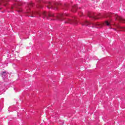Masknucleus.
I'll use <instances>...</instances> for the list:
<instances>
[{
	"label": "nucleus",
	"instance_id": "nucleus-6",
	"mask_svg": "<svg viewBox=\"0 0 125 125\" xmlns=\"http://www.w3.org/2000/svg\"><path fill=\"white\" fill-rule=\"evenodd\" d=\"M77 8H78V5H75L72 7L73 12H76L77 11Z\"/></svg>",
	"mask_w": 125,
	"mask_h": 125
},
{
	"label": "nucleus",
	"instance_id": "nucleus-11",
	"mask_svg": "<svg viewBox=\"0 0 125 125\" xmlns=\"http://www.w3.org/2000/svg\"><path fill=\"white\" fill-rule=\"evenodd\" d=\"M1 1L2 2H4V1H5V0H1Z\"/></svg>",
	"mask_w": 125,
	"mask_h": 125
},
{
	"label": "nucleus",
	"instance_id": "nucleus-15",
	"mask_svg": "<svg viewBox=\"0 0 125 125\" xmlns=\"http://www.w3.org/2000/svg\"><path fill=\"white\" fill-rule=\"evenodd\" d=\"M109 17H112V16H109Z\"/></svg>",
	"mask_w": 125,
	"mask_h": 125
},
{
	"label": "nucleus",
	"instance_id": "nucleus-7",
	"mask_svg": "<svg viewBox=\"0 0 125 125\" xmlns=\"http://www.w3.org/2000/svg\"><path fill=\"white\" fill-rule=\"evenodd\" d=\"M89 18H93V19H95L96 20L97 19H99V18H97L96 16H93V15L91 14L90 16H89Z\"/></svg>",
	"mask_w": 125,
	"mask_h": 125
},
{
	"label": "nucleus",
	"instance_id": "nucleus-5",
	"mask_svg": "<svg viewBox=\"0 0 125 125\" xmlns=\"http://www.w3.org/2000/svg\"><path fill=\"white\" fill-rule=\"evenodd\" d=\"M115 17L116 20H118V21H120L121 23H125V20L123 18L118 16V15H116Z\"/></svg>",
	"mask_w": 125,
	"mask_h": 125
},
{
	"label": "nucleus",
	"instance_id": "nucleus-8",
	"mask_svg": "<svg viewBox=\"0 0 125 125\" xmlns=\"http://www.w3.org/2000/svg\"><path fill=\"white\" fill-rule=\"evenodd\" d=\"M117 28L122 29V31H125V27H122V26H121L120 25L117 26Z\"/></svg>",
	"mask_w": 125,
	"mask_h": 125
},
{
	"label": "nucleus",
	"instance_id": "nucleus-4",
	"mask_svg": "<svg viewBox=\"0 0 125 125\" xmlns=\"http://www.w3.org/2000/svg\"><path fill=\"white\" fill-rule=\"evenodd\" d=\"M65 23L69 24H74V25H77L78 24V21H72L70 19H67Z\"/></svg>",
	"mask_w": 125,
	"mask_h": 125
},
{
	"label": "nucleus",
	"instance_id": "nucleus-13",
	"mask_svg": "<svg viewBox=\"0 0 125 125\" xmlns=\"http://www.w3.org/2000/svg\"><path fill=\"white\" fill-rule=\"evenodd\" d=\"M30 5L31 6H32V5H33V4L32 3L30 4Z\"/></svg>",
	"mask_w": 125,
	"mask_h": 125
},
{
	"label": "nucleus",
	"instance_id": "nucleus-1",
	"mask_svg": "<svg viewBox=\"0 0 125 125\" xmlns=\"http://www.w3.org/2000/svg\"><path fill=\"white\" fill-rule=\"evenodd\" d=\"M37 14H38V15L39 16L42 15V17L44 19L49 20V18H51V17H56L58 20H60L61 21H62V20H63V17H64V16H68V15H67L66 13H65L64 14H58L57 16H55L54 14L52 12H46L45 11L42 12V14L38 13Z\"/></svg>",
	"mask_w": 125,
	"mask_h": 125
},
{
	"label": "nucleus",
	"instance_id": "nucleus-14",
	"mask_svg": "<svg viewBox=\"0 0 125 125\" xmlns=\"http://www.w3.org/2000/svg\"><path fill=\"white\" fill-rule=\"evenodd\" d=\"M18 5H21L20 4H18Z\"/></svg>",
	"mask_w": 125,
	"mask_h": 125
},
{
	"label": "nucleus",
	"instance_id": "nucleus-9",
	"mask_svg": "<svg viewBox=\"0 0 125 125\" xmlns=\"http://www.w3.org/2000/svg\"><path fill=\"white\" fill-rule=\"evenodd\" d=\"M18 12H21L22 11V9L21 8H19L18 10H17Z\"/></svg>",
	"mask_w": 125,
	"mask_h": 125
},
{
	"label": "nucleus",
	"instance_id": "nucleus-2",
	"mask_svg": "<svg viewBox=\"0 0 125 125\" xmlns=\"http://www.w3.org/2000/svg\"><path fill=\"white\" fill-rule=\"evenodd\" d=\"M111 20H106L105 21L104 23H101L98 22L97 23H91L87 21H85L83 23L82 25L83 26H88V25H90L92 24V25H93L94 27H97V28H101L103 25L105 24L106 26H111Z\"/></svg>",
	"mask_w": 125,
	"mask_h": 125
},
{
	"label": "nucleus",
	"instance_id": "nucleus-10",
	"mask_svg": "<svg viewBox=\"0 0 125 125\" xmlns=\"http://www.w3.org/2000/svg\"><path fill=\"white\" fill-rule=\"evenodd\" d=\"M31 17H35V15H36V13H31Z\"/></svg>",
	"mask_w": 125,
	"mask_h": 125
},
{
	"label": "nucleus",
	"instance_id": "nucleus-12",
	"mask_svg": "<svg viewBox=\"0 0 125 125\" xmlns=\"http://www.w3.org/2000/svg\"><path fill=\"white\" fill-rule=\"evenodd\" d=\"M4 74H5V72H3L2 73V75H3Z\"/></svg>",
	"mask_w": 125,
	"mask_h": 125
},
{
	"label": "nucleus",
	"instance_id": "nucleus-3",
	"mask_svg": "<svg viewBox=\"0 0 125 125\" xmlns=\"http://www.w3.org/2000/svg\"><path fill=\"white\" fill-rule=\"evenodd\" d=\"M47 8H53V9H56L57 10L58 8L57 7V4H55V6H53L51 4V3L49 2L48 3V4L47 5Z\"/></svg>",
	"mask_w": 125,
	"mask_h": 125
}]
</instances>
